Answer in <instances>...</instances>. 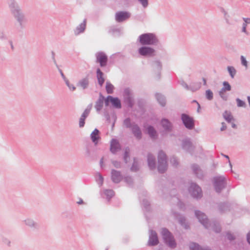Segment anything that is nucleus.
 Wrapping results in <instances>:
<instances>
[{
  "label": "nucleus",
  "mask_w": 250,
  "mask_h": 250,
  "mask_svg": "<svg viewBox=\"0 0 250 250\" xmlns=\"http://www.w3.org/2000/svg\"><path fill=\"white\" fill-rule=\"evenodd\" d=\"M104 180V178L102 174L100 172H97L96 174V181L100 186L103 185Z\"/></svg>",
  "instance_id": "obj_44"
},
{
  "label": "nucleus",
  "mask_w": 250,
  "mask_h": 250,
  "mask_svg": "<svg viewBox=\"0 0 250 250\" xmlns=\"http://www.w3.org/2000/svg\"><path fill=\"white\" fill-rule=\"evenodd\" d=\"M231 204L228 202H220L218 204V208L221 214L230 210Z\"/></svg>",
  "instance_id": "obj_21"
},
{
  "label": "nucleus",
  "mask_w": 250,
  "mask_h": 250,
  "mask_svg": "<svg viewBox=\"0 0 250 250\" xmlns=\"http://www.w3.org/2000/svg\"><path fill=\"white\" fill-rule=\"evenodd\" d=\"M190 250H211L208 248H204L196 242H192L189 244Z\"/></svg>",
  "instance_id": "obj_34"
},
{
  "label": "nucleus",
  "mask_w": 250,
  "mask_h": 250,
  "mask_svg": "<svg viewBox=\"0 0 250 250\" xmlns=\"http://www.w3.org/2000/svg\"><path fill=\"white\" fill-rule=\"evenodd\" d=\"M130 150L128 146L125 147L123 154V160L125 164H127L130 159Z\"/></svg>",
  "instance_id": "obj_36"
},
{
  "label": "nucleus",
  "mask_w": 250,
  "mask_h": 250,
  "mask_svg": "<svg viewBox=\"0 0 250 250\" xmlns=\"http://www.w3.org/2000/svg\"><path fill=\"white\" fill-rule=\"evenodd\" d=\"M123 102L127 107L132 108L135 104L132 94L128 87L124 89L123 91Z\"/></svg>",
  "instance_id": "obj_6"
},
{
  "label": "nucleus",
  "mask_w": 250,
  "mask_h": 250,
  "mask_svg": "<svg viewBox=\"0 0 250 250\" xmlns=\"http://www.w3.org/2000/svg\"><path fill=\"white\" fill-rule=\"evenodd\" d=\"M86 25V19H84L83 22L80 24L74 30V33L76 35H78L84 32Z\"/></svg>",
  "instance_id": "obj_27"
},
{
  "label": "nucleus",
  "mask_w": 250,
  "mask_h": 250,
  "mask_svg": "<svg viewBox=\"0 0 250 250\" xmlns=\"http://www.w3.org/2000/svg\"><path fill=\"white\" fill-rule=\"evenodd\" d=\"M240 60L242 65L247 67L248 65V62L246 58L243 56H241Z\"/></svg>",
  "instance_id": "obj_60"
},
{
  "label": "nucleus",
  "mask_w": 250,
  "mask_h": 250,
  "mask_svg": "<svg viewBox=\"0 0 250 250\" xmlns=\"http://www.w3.org/2000/svg\"><path fill=\"white\" fill-rule=\"evenodd\" d=\"M201 87V83H194L189 85V90L192 92H195L199 90Z\"/></svg>",
  "instance_id": "obj_38"
},
{
  "label": "nucleus",
  "mask_w": 250,
  "mask_h": 250,
  "mask_svg": "<svg viewBox=\"0 0 250 250\" xmlns=\"http://www.w3.org/2000/svg\"><path fill=\"white\" fill-rule=\"evenodd\" d=\"M181 147L186 152H188L191 155L195 149V146L193 145L191 139L188 137H187L182 140Z\"/></svg>",
  "instance_id": "obj_10"
},
{
  "label": "nucleus",
  "mask_w": 250,
  "mask_h": 250,
  "mask_svg": "<svg viewBox=\"0 0 250 250\" xmlns=\"http://www.w3.org/2000/svg\"><path fill=\"white\" fill-rule=\"evenodd\" d=\"M130 169L132 172H137L139 170V167L135 157L133 158V162Z\"/></svg>",
  "instance_id": "obj_43"
},
{
  "label": "nucleus",
  "mask_w": 250,
  "mask_h": 250,
  "mask_svg": "<svg viewBox=\"0 0 250 250\" xmlns=\"http://www.w3.org/2000/svg\"><path fill=\"white\" fill-rule=\"evenodd\" d=\"M112 164L116 168H120L121 167V163L120 161H118L116 160L112 161Z\"/></svg>",
  "instance_id": "obj_58"
},
{
  "label": "nucleus",
  "mask_w": 250,
  "mask_h": 250,
  "mask_svg": "<svg viewBox=\"0 0 250 250\" xmlns=\"http://www.w3.org/2000/svg\"><path fill=\"white\" fill-rule=\"evenodd\" d=\"M138 1L144 8H146L148 5V0H138Z\"/></svg>",
  "instance_id": "obj_56"
},
{
  "label": "nucleus",
  "mask_w": 250,
  "mask_h": 250,
  "mask_svg": "<svg viewBox=\"0 0 250 250\" xmlns=\"http://www.w3.org/2000/svg\"><path fill=\"white\" fill-rule=\"evenodd\" d=\"M8 3L12 15L19 23L21 28H22L23 27L22 23L24 20L23 13L15 0H9Z\"/></svg>",
  "instance_id": "obj_2"
},
{
  "label": "nucleus",
  "mask_w": 250,
  "mask_h": 250,
  "mask_svg": "<svg viewBox=\"0 0 250 250\" xmlns=\"http://www.w3.org/2000/svg\"><path fill=\"white\" fill-rule=\"evenodd\" d=\"M142 204L146 211L149 212L150 211V204L147 199H144L142 201Z\"/></svg>",
  "instance_id": "obj_45"
},
{
  "label": "nucleus",
  "mask_w": 250,
  "mask_h": 250,
  "mask_svg": "<svg viewBox=\"0 0 250 250\" xmlns=\"http://www.w3.org/2000/svg\"><path fill=\"white\" fill-rule=\"evenodd\" d=\"M231 86L229 83L227 81H224L223 83V87L221 89V92H226L230 91Z\"/></svg>",
  "instance_id": "obj_42"
},
{
  "label": "nucleus",
  "mask_w": 250,
  "mask_h": 250,
  "mask_svg": "<svg viewBox=\"0 0 250 250\" xmlns=\"http://www.w3.org/2000/svg\"><path fill=\"white\" fill-rule=\"evenodd\" d=\"M150 64L151 66L153 68L154 71H157L158 70H162V64L160 60H153L150 62Z\"/></svg>",
  "instance_id": "obj_30"
},
{
  "label": "nucleus",
  "mask_w": 250,
  "mask_h": 250,
  "mask_svg": "<svg viewBox=\"0 0 250 250\" xmlns=\"http://www.w3.org/2000/svg\"><path fill=\"white\" fill-rule=\"evenodd\" d=\"M8 39V37L5 34L4 31L0 30V40L3 41Z\"/></svg>",
  "instance_id": "obj_59"
},
{
  "label": "nucleus",
  "mask_w": 250,
  "mask_h": 250,
  "mask_svg": "<svg viewBox=\"0 0 250 250\" xmlns=\"http://www.w3.org/2000/svg\"><path fill=\"white\" fill-rule=\"evenodd\" d=\"M138 49V53L145 58H150L155 56L156 51L150 45H141Z\"/></svg>",
  "instance_id": "obj_8"
},
{
  "label": "nucleus",
  "mask_w": 250,
  "mask_h": 250,
  "mask_svg": "<svg viewBox=\"0 0 250 250\" xmlns=\"http://www.w3.org/2000/svg\"><path fill=\"white\" fill-rule=\"evenodd\" d=\"M94 151V146L91 143H88L85 146V156L88 158H92V152Z\"/></svg>",
  "instance_id": "obj_31"
},
{
  "label": "nucleus",
  "mask_w": 250,
  "mask_h": 250,
  "mask_svg": "<svg viewBox=\"0 0 250 250\" xmlns=\"http://www.w3.org/2000/svg\"><path fill=\"white\" fill-rule=\"evenodd\" d=\"M114 86L109 82H107L105 85L106 92L108 94H112L114 92Z\"/></svg>",
  "instance_id": "obj_41"
},
{
  "label": "nucleus",
  "mask_w": 250,
  "mask_h": 250,
  "mask_svg": "<svg viewBox=\"0 0 250 250\" xmlns=\"http://www.w3.org/2000/svg\"><path fill=\"white\" fill-rule=\"evenodd\" d=\"M171 213L175 219L178 220L180 225L185 229H190V226L188 223L186 221V217L182 215L179 212L175 211H172Z\"/></svg>",
  "instance_id": "obj_11"
},
{
  "label": "nucleus",
  "mask_w": 250,
  "mask_h": 250,
  "mask_svg": "<svg viewBox=\"0 0 250 250\" xmlns=\"http://www.w3.org/2000/svg\"><path fill=\"white\" fill-rule=\"evenodd\" d=\"M236 102L238 107H245L246 106L245 102L241 100L239 98H237L236 99Z\"/></svg>",
  "instance_id": "obj_53"
},
{
  "label": "nucleus",
  "mask_w": 250,
  "mask_h": 250,
  "mask_svg": "<svg viewBox=\"0 0 250 250\" xmlns=\"http://www.w3.org/2000/svg\"><path fill=\"white\" fill-rule=\"evenodd\" d=\"M194 215L198 219L199 222L205 228L208 229L211 225V223L205 213L199 210H194Z\"/></svg>",
  "instance_id": "obj_9"
},
{
  "label": "nucleus",
  "mask_w": 250,
  "mask_h": 250,
  "mask_svg": "<svg viewBox=\"0 0 250 250\" xmlns=\"http://www.w3.org/2000/svg\"><path fill=\"white\" fill-rule=\"evenodd\" d=\"M111 178L114 183H119L123 179V176L120 171L112 169L111 171Z\"/></svg>",
  "instance_id": "obj_19"
},
{
  "label": "nucleus",
  "mask_w": 250,
  "mask_h": 250,
  "mask_svg": "<svg viewBox=\"0 0 250 250\" xmlns=\"http://www.w3.org/2000/svg\"><path fill=\"white\" fill-rule=\"evenodd\" d=\"M134 136L138 140H140L142 138V133L140 127L139 125L134 123V126L130 129Z\"/></svg>",
  "instance_id": "obj_23"
},
{
  "label": "nucleus",
  "mask_w": 250,
  "mask_h": 250,
  "mask_svg": "<svg viewBox=\"0 0 250 250\" xmlns=\"http://www.w3.org/2000/svg\"><path fill=\"white\" fill-rule=\"evenodd\" d=\"M112 100L111 106L113 108L121 109L122 108L121 100L118 97L112 96Z\"/></svg>",
  "instance_id": "obj_32"
},
{
  "label": "nucleus",
  "mask_w": 250,
  "mask_h": 250,
  "mask_svg": "<svg viewBox=\"0 0 250 250\" xmlns=\"http://www.w3.org/2000/svg\"><path fill=\"white\" fill-rule=\"evenodd\" d=\"M212 226V228L213 230L217 233H220L222 230V228L219 224V223L217 221H213L211 223L210 226Z\"/></svg>",
  "instance_id": "obj_35"
},
{
  "label": "nucleus",
  "mask_w": 250,
  "mask_h": 250,
  "mask_svg": "<svg viewBox=\"0 0 250 250\" xmlns=\"http://www.w3.org/2000/svg\"><path fill=\"white\" fill-rule=\"evenodd\" d=\"M146 102L144 99H139L137 101V105L139 109H143L144 108Z\"/></svg>",
  "instance_id": "obj_50"
},
{
  "label": "nucleus",
  "mask_w": 250,
  "mask_h": 250,
  "mask_svg": "<svg viewBox=\"0 0 250 250\" xmlns=\"http://www.w3.org/2000/svg\"><path fill=\"white\" fill-rule=\"evenodd\" d=\"M130 16V13L128 11H118L116 13L115 20L118 22H121L129 19Z\"/></svg>",
  "instance_id": "obj_15"
},
{
  "label": "nucleus",
  "mask_w": 250,
  "mask_h": 250,
  "mask_svg": "<svg viewBox=\"0 0 250 250\" xmlns=\"http://www.w3.org/2000/svg\"><path fill=\"white\" fill-rule=\"evenodd\" d=\"M227 238L228 240L230 241H232L235 240L236 237L232 234L230 232H228L226 234Z\"/></svg>",
  "instance_id": "obj_55"
},
{
  "label": "nucleus",
  "mask_w": 250,
  "mask_h": 250,
  "mask_svg": "<svg viewBox=\"0 0 250 250\" xmlns=\"http://www.w3.org/2000/svg\"><path fill=\"white\" fill-rule=\"evenodd\" d=\"M223 117L224 120L228 123H231L235 121V119L230 111L225 110L223 113Z\"/></svg>",
  "instance_id": "obj_29"
},
{
  "label": "nucleus",
  "mask_w": 250,
  "mask_h": 250,
  "mask_svg": "<svg viewBox=\"0 0 250 250\" xmlns=\"http://www.w3.org/2000/svg\"><path fill=\"white\" fill-rule=\"evenodd\" d=\"M161 235L164 243L169 248L174 249L177 247V242L172 232L167 228H163L161 230Z\"/></svg>",
  "instance_id": "obj_3"
},
{
  "label": "nucleus",
  "mask_w": 250,
  "mask_h": 250,
  "mask_svg": "<svg viewBox=\"0 0 250 250\" xmlns=\"http://www.w3.org/2000/svg\"><path fill=\"white\" fill-rule=\"evenodd\" d=\"M96 62L99 63L101 67L106 66L108 62V57L104 52H99L96 54Z\"/></svg>",
  "instance_id": "obj_12"
},
{
  "label": "nucleus",
  "mask_w": 250,
  "mask_h": 250,
  "mask_svg": "<svg viewBox=\"0 0 250 250\" xmlns=\"http://www.w3.org/2000/svg\"><path fill=\"white\" fill-rule=\"evenodd\" d=\"M85 120H84L83 119H81L80 118L79 125V127L80 128H82V127H84L85 124Z\"/></svg>",
  "instance_id": "obj_63"
},
{
  "label": "nucleus",
  "mask_w": 250,
  "mask_h": 250,
  "mask_svg": "<svg viewBox=\"0 0 250 250\" xmlns=\"http://www.w3.org/2000/svg\"><path fill=\"white\" fill-rule=\"evenodd\" d=\"M160 125L166 132H170L172 131L173 125L167 118H162L160 121Z\"/></svg>",
  "instance_id": "obj_16"
},
{
  "label": "nucleus",
  "mask_w": 250,
  "mask_h": 250,
  "mask_svg": "<svg viewBox=\"0 0 250 250\" xmlns=\"http://www.w3.org/2000/svg\"><path fill=\"white\" fill-rule=\"evenodd\" d=\"M141 45H156L159 42L155 34L153 33H146L140 35L137 40Z\"/></svg>",
  "instance_id": "obj_1"
},
{
  "label": "nucleus",
  "mask_w": 250,
  "mask_h": 250,
  "mask_svg": "<svg viewBox=\"0 0 250 250\" xmlns=\"http://www.w3.org/2000/svg\"><path fill=\"white\" fill-rule=\"evenodd\" d=\"M104 73L102 72L100 68L96 69V78L98 84L100 86H102L105 82V78L104 77Z\"/></svg>",
  "instance_id": "obj_25"
},
{
  "label": "nucleus",
  "mask_w": 250,
  "mask_h": 250,
  "mask_svg": "<svg viewBox=\"0 0 250 250\" xmlns=\"http://www.w3.org/2000/svg\"><path fill=\"white\" fill-rule=\"evenodd\" d=\"M155 97L159 103V104L162 107H165L166 105V98L164 95L160 93H156L155 94Z\"/></svg>",
  "instance_id": "obj_26"
},
{
  "label": "nucleus",
  "mask_w": 250,
  "mask_h": 250,
  "mask_svg": "<svg viewBox=\"0 0 250 250\" xmlns=\"http://www.w3.org/2000/svg\"><path fill=\"white\" fill-rule=\"evenodd\" d=\"M145 133L152 139H156L158 137V133L155 127L151 125L144 126Z\"/></svg>",
  "instance_id": "obj_14"
},
{
  "label": "nucleus",
  "mask_w": 250,
  "mask_h": 250,
  "mask_svg": "<svg viewBox=\"0 0 250 250\" xmlns=\"http://www.w3.org/2000/svg\"><path fill=\"white\" fill-rule=\"evenodd\" d=\"M66 85L68 87L69 89L72 91L76 90V87L70 83L68 80H66L64 81Z\"/></svg>",
  "instance_id": "obj_57"
},
{
  "label": "nucleus",
  "mask_w": 250,
  "mask_h": 250,
  "mask_svg": "<svg viewBox=\"0 0 250 250\" xmlns=\"http://www.w3.org/2000/svg\"><path fill=\"white\" fill-rule=\"evenodd\" d=\"M180 119L184 126L188 130H192L195 128V120L188 114L183 113L181 114Z\"/></svg>",
  "instance_id": "obj_7"
},
{
  "label": "nucleus",
  "mask_w": 250,
  "mask_h": 250,
  "mask_svg": "<svg viewBox=\"0 0 250 250\" xmlns=\"http://www.w3.org/2000/svg\"><path fill=\"white\" fill-rule=\"evenodd\" d=\"M104 194L106 196V199L109 201L114 196L115 192L113 189H105L104 191Z\"/></svg>",
  "instance_id": "obj_40"
},
{
  "label": "nucleus",
  "mask_w": 250,
  "mask_h": 250,
  "mask_svg": "<svg viewBox=\"0 0 250 250\" xmlns=\"http://www.w3.org/2000/svg\"><path fill=\"white\" fill-rule=\"evenodd\" d=\"M193 173L195 175L196 178L202 180L204 178V174L203 171L200 168L199 166L195 163L192 164L190 167Z\"/></svg>",
  "instance_id": "obj_17"
},
{
  "label": "nucleus",
  "mask_w": 250,
  "mask_h": 250,
  "mask_svg": "<svg viewBox=\"0 0 250 250\" xmlns=\"http://www.w3.org/2000/svg\"><path fill=\"white\" fill-rule=\"evenodd\" d=\"M147 166L151 170H154L156 167V161L155 157L150 152L147 155Z\"/></svg>",
  "instance_id": "obj_20"
},
{
  "label": "nucleus",
  "mask_w": 250,
  "mask_h": 250,
  "mask_svg": "<svg viewBox=\"0 0 250 250\" xmlns=\"http://www.w3.org/2000/svg\"><path fill=\"white\" fill-rule=\"evenodd\" d=\"M125 182L127 183L129 186H132L133 185V179L130 176H126L124 177Z\"/></svg>",
  "instance_id": "obj_51"
},
{
  "label": "nucleus",
  "mask_w": 250,
  "mask_h": 250,
  "mask_svg": "<svg viewBox=\"0 0 250 250\" xmlns=\"http://www.w3.org/2000/svg\"><path fill=\"white\" fill-rule=\"evenodd\" d=\"M224 92H221V90H220V91L219 92V95L224 101H226L228 100V97L227 96L224 95Z\"/></svg>",
  "instance_id": "obj_61"
},
{
  "label": "nucleus",
  "mask_w": 250,
  "mask_h": 250,
  "mask_svg": "<svg viewBox=\"0 0 250 250\" xmlns=\"http://www.w3.org/2000/svg\"><path fill=\"white\" fill-rule=\"evenodd\" d=\"M120 150H121V146L118 140L115 138L112 139L110 145V152L115 154Z\"/></svg>",
  "instance_id": "obj_18"
},
{
  "label": "nucleus",
  "mask_w": 250,
  "mask_h": 250,
  "mask_svg": "<svg viewBox=\"0 0 250 250\" xmlns=\"http://www.w3.org/2000/svg\"><path fill=\"white\" fill-rule=\"evenodd\" d=\"M205 97L208 100H212L213 98V93L212 91L209 89L206 90L205 91Z\"/></svg>",
  "instance_id": "obj_49"
},
{
  "label": "nucleus",
  "mask_w": 250,
  "mask_h": 250,
  "mask_svg": "<svg viewBox=\"0 0 250 250\" xmlns=\"http://www.w3.org/2000/svg\"><path fill=\"white\" fill-rule=\"evenodd\" d=\"M108 33L114 37H119L122 34V28L114 26H111L108 30Z\"/></svg>",
  "instance_id": "obj_28"
},
{
  "label": "nucleus",
  "mask_w": 250,
  "mask_h": 250,
  "mask_svg": "<svg viewBox=\"0 0 250 250\" xmlns=\"http://www.w3.org/2000/svg\"><path fill=\"white\" fill-rule=\"evenodd\" d=\"M2 241L5 244H6L8 247H10L11 241L6 238L3 237L2 238Z\"/></svg>",
  "instance_id": "obj_62"
},
{
  "label": "nucleus",
  "mask_w": 250,
  "mask_h": 250,
  "mask_svg": "<svg viewBox=\"0 0 250 250\" xmlns=\"http://www.w3.org/2000/svg\"><path fill=\"white\" fill-rule=\"evenodd\" d=\"M134 123H131V119L129 117H127L124 120V124L126 128L131 129L132 126H134Z\"/></svg>",
  "instance_id": "obj_48"
},
{
  "label": "nucleus",
  "mask_w": 250,
  "mask_h": 250,
  "mask_svg": "<svg viewBox=\"0 0 250 250\" xmlns=\"http://www.w3.org/2000/svg\"><path fill=\"white\" fill-rule=\"evenodd\" d=\"M100 134V131L97 128H95L90 134V139L95 145H97L101 139Z\"/></svg>",
  "instance_id": "obj_22"
},
{
  "label": "nucleus",
  "mask_w": 250,
  "mask_h": 250,
  "mask_svg": "<svg viewBox=\"0 0 250 250\" xmlns=\"http://www.w3.org/2000/svg\"><path fill=\"white\" fill-rule=\"evenodd\" d=\"M247 23L243 22L242 24V32L245 33L246 34L248 35L249 32L247 31Z\"/></svg>",
  "instance_id": "obj_64"
},
{
  "label": "nucleus",
  "mask_w": 250,
  "mask_h": 250,
  "mask_svg": "<svg viewBox=\"0 0 250 250\" xmlns=\"http://www.w3.org/2000/svg\"><path fill=\"white\" fill-rule=\"evenodd\" d=\"M188 191L194 199L199 200L203 197L202 188L196 183L191 182L188 188Z\"/></svg>",
  "instance_id": "obj_5"
},
{
  "label": "nucleus",
  "mask_w": 250,
  "mask_h": 250,
  "mask_svg": "<svg viewBox=\"0 0 250 250\" xmlns=\"http://www.w3.org/2000/svg\"><path fill=\"white\" fill-rule=\"evenodd\" d=\"M220 11L224 14V18L226 20V21L227 23H229V16L228 14V13L226 11L225 9L222 7H220Z\"/></svg>",
  "instance_id": "obj_54"
},
{
  "label": "nucleus",
  "mask_w": 250,
  "mask_h": 250,
  "mask_svg": "<svg viewBox=\"0 0 250 250\" xmlns=\"http://www.w3.org/2000/svg\"><path fill=\"white\" fill-rule=\"evenodd\" d=\"M89 79L88 78V77L87 76L80 80L77 83V86H80L82 87L83 89H85L88 87L89 85Z\"/></svg>",
  "instance_id": "obj_33"
},
{
  "label": "nucleus",
  "mask_w": 250,
  "mask_h": 250,
  "mask_svg": "<svg viewBox=\"0 0 250 250\" xmlns=\"http://www.w3.org/2000/svg\"><path fill=\"white\" fill-rule=\"evenodd\" d=\"M150 234L147 242V246L149 247L157 246L159 243L158 236L157 232L152 229L149 230Z\"/></svg>",
  "instance_id": "obj_13"
},
{
  "label": "nucleus",
  "mask_w": 250,
  "mask_h": 250,
  "mask_svg": "<svg viewBox=\"0 0 250 250\" xmlns=\"http://www.w3.org/2000/svg\"><path fill=\"white\" fill-rule=\"evenodd\" d=\"M157 157L158 161H167V155L163 150H160L159 151Z\"/></svg>",
  "instance_id": "obj_39"
},
{
  "label": "nucleus",
  "mask_w": 250,
  "mask_h": 250,
  "mask_svg": "<svg viewBox=\"0 0 250 250\" xmlns=\"http://www.w3.org/2000/svg\"><path fill=\"white\" fill-rule=\"evenodd\" d=\"M227 70L231 78L233 79L236 73L235 68L232 66H228L227 67Z\"/></svg>",
  "instance_id": "obj_47"
},
{
  "label": "nucleus",
  "mask_w": 250,
  "mask_h": 250,
  "mask_svg": "<svg viewBox=\"0 0 250 250\" xmlns=\"http://www.w3.org/2000/svg\"><path fill=\"white\" fill-rule=\"evenodd\" d=\"M104 101L101 100H97L96 102L95 108L97 112H100L103 107Z\"/></svg>",
  "instance_id": "obj_46"
},
{
  "label": "nucleus",
  "mask_w": 250,
  "mask_h": 250,
  "mask_svg": "<svg viewBox=\"0 0 250 250\" xmlns=\"http://www.w3.org/2000/svg\"><path fill=\"white\" fill-rule=\"evenodd\" d=\"M112 96L111 95H108L105 97V100L104 101L105 106L107 107L109 106L110 104L111 105L112 100Z\"/></svg>",
  "instance_id": "obj_52"
},
{
  "label": "nucleus",
  "mask_w": 250,
  "mask_h": 250,
  "mask_svg": "<svg viewBox=\"0 0 250 250\" xmlns=\"http://www.w3.org/2000/svg\"><path fill=\"white\" fill-rule=\"evenodd\" d=\"M213 185L216 192L219 194L227 187V179L224 176H215L213 178Z\"/></svg>",
  "instance_id": "obj_4"
},
{
  "label": "nucleus",
  "mask_w": 250,
  "mask_h": 250,
  "mask_svg": "<svg viewBox=\"0 0 250 250\" xmlns=\"http://www.w3.org/2000/svg\"><path fill=\"white\" fill-rule=\"evenodd\" d=\"M167 161H158L157 170L159 173L164 174L167 169Z\"/></svg>",
  "instance_id": "obj_24"
},
{
  "label": "nucleus",
  "mask_w": 250,
  "mask_h": 250,
  "mask_svg": "<svg viewBox=\"0 0 250 250\" xmlns=\"http://www.w3.org/2000/svg\"><path fill=\"white\" fill-rule=\"evenodd\" d=\"M24 221L25 224L31 228L38 229L40 227L39 225L32 219H28Z\"/></svg>",
  "instance_id": "obj_37"
}]
</instances>
